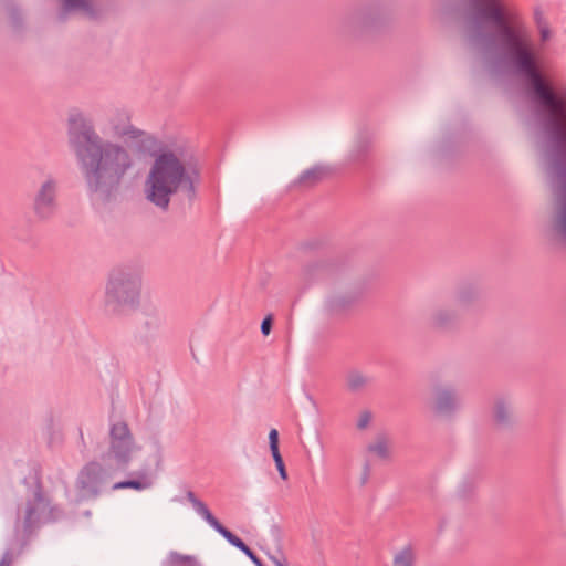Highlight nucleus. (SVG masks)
<instances>
[{"mask_svg": "<svg viewBox=\"0 0 566 566\" xmlns=\"http://www.w3.org/2000/svg\"><path fill=\"white\" fill-rule=\"evenodd\" d=\"M132 146L103 140L93 133L86 145L75 148L90 189L99 199L115 193L123 178L133 167Z\"/></svg>", "mask_w": 566, "mask_h": 566, "instance_id": "obj_1", "label": "nucleus"}, {"mask_svg": "<svg viewBox=\"0 0 566 566\" xmlns=\"http://www.w3.org/2000/svg\"><path fill=\"white\" fill-rule=\"evenodd\" d=\"M195 181L196 174L182 155L171 149H163L153 156L144 179L143 192L149 202L167 209L174 196L192 191Z\"/></svg>", "mask_w": 566, "mask_h": 566, "instance_id": "obj_2", "label": "nucleus"}, {"mask_svg": "<svg viewBox=\"0 0 566 566\" xmlns=\"http://www.w3.org/2000/svg\"><path fill=\"white\" fill-rule=\"evenodd\" d=\"M142 276L129 270L109 273L104 287L103 308L107 314L119 315L140 304Z\"/></svg>", "mask_w": 566, "mask_h": 566, "instance_id": "obj_3", "label": "nucleus"}, {"mask_svg": "<svg viewBox=\"0 0 566 566\" xmlns=\"http://www.w3.org/2000/svg\"><path fill=\"white\" fill-rule=\"evenodd\" d=\"M99 130L107 138L106 140L127 146L142 143L146 138V133L130 123L129 115L119 111L105 114L99 122Z\"/></svg>", "mask_w": 566, "mask_h": 566, "instance_id": "obj_4", "label": "nucleus"}, {"mask_svg": "<svg viewBox=\"0 0 566 566\" xmlns=\"http://www.w3.org/2000/svg\"><path fill=\"white\" fill-rule=\"evenodd\" d=\"M140 450L125 422H116L111 428L108 458L118 468L126 467Z\"/></svg>", "mask_w": 566, "mask_h": 566, "instance_id": "obj_5", "label": "nucleus"}, {"mask_svg": "<svg viewBox=\"0 0 566 566\" xmlns=\"http://www.w3.org/2000/svg\"><path fill=\"white\" fill-rule=\"evenodd\" d=\"M57 207V181L49 177L44 179L36 189L32 208L34 214L42 220L51 218Z\"/></svg>", "mask_w": 566, "mask_h": 566, "instance_id": "obj_6", "label": "nucleus"}, {"mask_svg": "<svg viewBox=\"0 0 566 566\" xmlns=\"http://www.w3.org/2000/svg\"><path fill=\"white\" fill-rule=\"evenodd\" d=\"M458 407L455 390L451 387L434 386L427 400L428 411L437 418L452 416Z\"/></svg>", "mask_w": 566, "mask_h": 566, "instance_id": "obj_7", "label": "nucleus"}, {"mask_svg": "<svg viewBox=\"0 0 566 566\" xmlns=\"http://www.w3.org/2000/svg\"><path fill=\"white\" fill-rule=\"evenodd\" d=\"M105 482V473L97 462L86 464L78 473L76 486L83 497H91L98 494Z\"/></svg>", "mask_w": 566, "mask_h": 566, "instance_id": "obj_8", "label": "nucleus"}, {"mask_svg": "<svg viewBox=\"0 0 566 566\" xmlns=\"http://www.w3.org/2000/svg\"><path fill=\"white\" fill-rule=\"evenodd\" d=\"M52 518H54V507L44 496L35 495L33 502L28 505L25 511V527L29 528L36 523L48 522Z\"/></svg>", "mask_w": 566, "mask_h": 566, "instance_id": "obj_9", "label": "nucleus"}, {"mask_svg": "<svg viewBox=\"0 0 566 566\" xmlns=\"http://www.w3.org/2000/svg\"><path fill=\"white\" fill-rule=\"evenodd\" d=\"M493 419L499 426H507L515 419V409L513 403L504 398L495 400L493 406Z\"/></svg>", "mask_w": 566, "mask_h": 566, "instance_id": "obj_10", "label": "nucleus"}, {"mask_svg": "<svg viewBox=\"0 0 566 566\" xmlns=\"http://www.w3.org/2000/svg\"><path fill=\"white\" fill-rule=\"evenodd\" d=\"M553 231L557 239L566 241V187L558 195L557 214L553 222Z\"/></svg>", "mask_w": 566, "mask_h": 566, "instance_id": "obj_11", "label": "nucleus"}, {"mask_svg": "<svg viewBox=\"0 0 566 566\" xmlns=\"http://www.w3.org/2000/svg\"><path fill=\"white\" fill-rule=\"evenodd\" d=\"M350 297L347 294H343L337 287H333L325 296L324 304L331 312H336L347 305Z\"/></svg>", "mask_w": 566, "mask_h": 566, "instance_id": "obj_12", "label": "nucleus"}, {"mask_svg": "<svg viewBox=\"0 0 566 566\" xmlns=\"http://www.w3.org/2000/svg\"><path fill=\"white\" fill-rule=\"evenodd\" d=\"M188 500L192 504L196 512L201 515L211 527H213L217 532L222 527L219 521L211 514L207 505L197 499L193 493H188Z\"/></svg>", "mask_w": 566, "mask_h": 566, "instance_id": "obj_13", "label": "nucleus"}, {"mask_svg": "<svg viewBox=\"0 0 566 566\" xmlns=\"http://www.w3.org/2000/svg\"><path fill=\"white\" fill-rule=\"evenodd\" d=\"M416 552L410 545L398 549L392 556V566H415Z\"/></svg>", "mask_w": 566, "mask_h": 566, "instance_id": "obj_14", "label": "nucleus"}, {"mask_svg": "<svg viewBox=\"0 0 566 566\" xmlns=\"http://www.w3.org/2000/svg\"><path fill=\"white\" fill-rule=\"evenodd\" d=\"M368 382V377L360 371H350L346 377V386L352 391L364 388Z\"/></svg>", "mask_w": 566, "mask_h": 566, "instance_id": "obj_15", "label": "nucleus"}, {"mask_svg": "<svg viewBox=\"0 0 566 566\" xmlns=\"http://www.w3.org/2000/svg\"><path fill=\"white\" fill-rule=\"evenodd\" d=\"M151 483L147 480L144 481H123L115 483L113 485L114 490H120V489H134L137 491L146 490L150 488Z\"/></svg>", "mask_w": 566, "mask_h": 566, "instance_id": "obj_16", "label": "nucleus"}, {"mask_svg": "<svg viewBox=\"0 0 566 566\" xmlns=\"http://www.w3.org/2000/svg\"><path fill=\"white\" fill-rule=\"evenodd\" d=\"M218 533L221 534L231 545L235 546L241 552L248 551V546L238 536L232 534L226 527L222 526L218 531Z\"/></svg>", "mask_w": 566, "mask_h": 566, "instance_id": "obj_17", "label": "nucleus"}, {"mask_svg": "<svg viewBox=\"0 0 566 566\" xmlns=\"http://www.w3.org/2000/svg\"><path fill=\"white\" fill-rule=\"evenodd\" d=\"M453 318V314L448 310H438L432 314V322L437 326H444Z\"/></svg>", "mask_w": 566, "mask_h": 566, "instance_id": "obj_18", "label": "nucleus"}, {"mask_svg": "<svg viewBox=\"0 0 566 566\" xmlns=\"http://www.w3.org/2000/svg\"><path fill=\"white\" fill-rule=\"evenodd\" d=\"M371 420H373L371 412L364 410L358 415L356 426L358 429L364 430L370 424Z\"/></svg>", "mask_w": 566, "mask_h": 566, "instance_id": "obj_19", "label": "nucleus"}, {"mask_svg": "<svg viewBox=\"0 0 566 566\" xmlns=\"http://www.w3.org/2000/svg\"><path fill=\"white\" fill-rule=\"evenodd\" d=\"M170 562L172 564H186V565H189V566H192L196 563L192 557L184 556V555H180V554H177V553H172L170 555Z\"/></svg>", "mask_w": 566, "mask_h": 566, "instance_id": "obj_20", "label": "nucleus"}, {"mask_svg": "<svg viewBox=\"0 0 566 566\" xmlns=\"http://www.w3.org/2000/svg\"><path fill=\"white\" fill-rule=\"evenodd\" d=\"M321 175H322V170L319 168H313V169L305 171L302 175L301 179H302V181L316 180L321 177Z\"/></svg>", "mask_w": 566, "mask_h": 566, "instance_id": "obj_21", "label": "nucleus"}, {"mask_svg": "<svg viewBox=\"0 0 566 566\" xmlns=\"http://www.w3.org/2000/svg\"><path fill=\"white\" fill-rule=\"evenodd\" d=\"M270 450L279 449V432L276 429H271L269 432Z\"/></svg>", "mask_w": 566, "mask_h": 566, "instance_id": "obj_22", "label": "nucleus"}, {"mask_svg": "<svg viewBox=\"0 0 566 566\" xmlns=\"http://www.w3.org/2000/svg\"><path fill=\"white\" fill-rule=\"evenodd\" d=\"M370 450L380 455V457H386L387 455V447L386 444H384L382 442H378V443H375L370 447Z\"/></svg>", "mask_w": 566, "mask_h": 566, "instance_id": "obj_23", "label": "nucleus"}, {"mask_svg": "<svg viewBox=\"0 0 566 566\" xmlns=\"http://www.w3.org/2000/svg\"><path fill=\"white\" fill-rule=\"evenodd\" d=\"M271 328H272V318L270 316H268L262 321L261 332L264 336H268L271 332Z\"/></svg>", "mask_w": 566, "mask_h": 566, "instance_id": "obj_24", "label": "nucleus"}, {"mask_svg": "<svg viewBox=\"0 0 566 566\" xmlns=\"http://www.w3.org/2000/svg\"><path fill=\"white\" fill-rule=\"evenodd\" d=\"M256 566H262L260 558L248 547V551L243 552Z\"/></svg>", "mask_w": 566, "mask_h": 566, "instance_id": "obj_25", "label": "nucleus"}, {"mask_svg": "<svg viewBox=\"0 0 566 566\" xmlns=\"http://www.w3.org/2000/svg\"><path fill=\"white\" fill-rule=\"evenodd\" d=\"M256 566H262L260 558L248 547V551L243 552Z\"/></svg>", "mask_w": 566, "mask_h": 566, "instance_id": "obj_26", "label": "nucleus"}, {"mask_svg": "<svg viewBox=\"0 0 566 566\" xmlns=\"http://www.w3.org/2000/svg\"><path fill=\"white\" fill-rule=\"evenodd\" d=\"M256 566H262L260 558L248 547V551L243 552Z\"/></svg>", "mask_w": 566, "mask_h": 566, "instance_id": "obj_27", "label": "nucleus"}, {"mask_svg": "<svg viewBox=\"0 0 566 566\" xmlns=\"http://www.w3.org/2000/svg\"><path fill=\"white\" fill-rule=\"evenodd\" d=\"M256 566H262L260 558L248 547V551L243 552Z\"/></svg>", "mask_w": 566, "mask_h": 566, "instance_id": "obj_28", "label": "nucleus"}, {"mask_svg": "<svg viewBox=\"0 0 566 566\" xmlns=\"http://www.w3.org/2000/svg\"><path fill=\"white\" fill-rule=\"evenodd\" d=\"M256 566H262L260 558L248 547V551L243 552Z\"/></svg>", "mask_w": 566, "mask_h": 566, "instance_id": "obj_29", "label": "nucleus"}, {"mask_svg": "<svg viewBox=\"0 0 566 566\" xmlns=\"http://www.w3.org/2000/svg\"><path fill=\"white\" fill-rule=\"evenodd\" d=\"M256 566H262L260 558L248 547V551L243 552Z\"/></svg>", "mask_w": 566, "mask_h": 566, "instance_id": "obj_30", "label": "nucleus"}, {"mask_svg": "<svg viewBox=\"0 0 566 566\" xmlns=\"http://www.w3.org/2000/svg\"><path fill=\"white\" fill-rule=\"evenodd\" d=\"M256 566H262L260 558L248 547V551L243 552Z\"/></svg>", "mask_w": 566, "mask_h": 566, "instance_id": "obj_31", "label": "nucleus"}, {"mask_svg": "<svg viewBox=\"0 0 566 566\" xmlns=\"http://www.w3.org/2000/svg\"><path fill=\"white\" fill-rule=\"evenodd\" d=\"M275 465H276V469L279 471V474H280L281 479L283 481H286L289 475H287V471H286L284 462H282L281 464H275Z\"/></svg>", "mask_w": 566, "mask_h": 566, "instance_id": "obj_32", "label": "nucleus"}, {"mask_svg": "<svg viewBox=\"0 0 566 566\" xmlns=\"http://www.w3.org/2000/svg\"><path fill=\"white\" fill-rule=\"evenodd\" d=\"M539 34L543 41H546L549 39L551 32L547 25L543 24L539 27Z\"/></svg>", "mask_w": 566, "mask_h": 566, "instance_id": "obj_33", "label": "nucleus"}, {"mask_svg": "<svg viewBox=\"0 0 566 566\" xmlns=\"http://www.w3.org/2000/svg\"><path fill=\"white\" fill-rule=\"evenodd\" d=\"M271 453H272L275 464H281L282 462H284L283 458L280 453V449H273V450H271Z\"/></svg>", "mask_w": 566, "mask_h": 566, "instance_id": "obj_34", "label": "nucleus"}, {"mask_svg": "<svg viewBox=\"0 0 566 566\" xmlns=\"http://www.w3.org/2000/svg\"><path fill=\"white\" fill-rule=\"evenodd\" d=\"M272 562L274 566H286L285 560L279 559V558H272Z\"/></svg>", "mask_w": 566, "mask_h": 566, "instance_id": "obj_35", "label": "nucleus"}, {"mask_svg": "<svg viewBox=\"0 0 566 566\" xmlns=\"http://www.w3.org/2000/svg\"><path fill=\"white\" fill-rule=\"evenodd\" d=\"M69 6H74V0H65Z\"/></svg>", "mask_w": 566, "mask_h": 566, "instance_id": "obj_36", "label": "nucleus"}, {"mask_svg": "<svg viewBox=\"0 0 566 566\" xmlns=\"http://www.w3.org/2000/svg\"><path fill=\"white\" fill-rule=\"evenodd\" d=\"M0 566H4L3 564H1Z\"/></svg>", "mask_w": 566, "mask_h": 566, "instance_id": "obj_37", "label": "nucleus"}]
</instances>
